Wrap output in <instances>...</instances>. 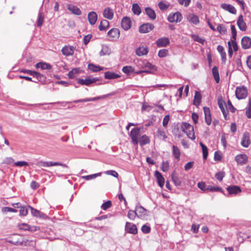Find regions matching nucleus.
<instances>
[{"label": "nucleus", "instance_id": "53", "mask_svg": "<svg viewBox=\"0 0 251 251\" xmlns=\"http://www.w3.org/2000/svg\"><path fill=\"white\" fill-rule=\"evenodd\" d=\"M29 207L31 209V213H32V214L34 216H35V217H41V212L39 211H38L37 209H35L33 208L32 207L29 206Z\"/></svg>", "mask_w": 251, "mask_h": 251}, {"label": "nucleus", "instance_id": "10", "mask_svg": "<svg viewBox=\"0 0 251 251\" xmlns=\"http://www.w3.org/2000/svg\"><path fill=\"white\" fill-rule=\"evenodd\" d=\"M121 26L125 30L129 29L131 26V21L130 18L124 17L121 21Z\"/></svg>", "mask_w": 251, "mask_h": 251}, {"label": "nucleus", "instance_id": "26", "mask_svg": "<svg viewBox=\"0 0 251 251\" xmlns=\"http://www.w3.org/2000/svg\"><path fill=\"white\" fill-rule=\"evenodd\" d=\"M188 21L194 25H197L199 23L200 21L198 17L194 14H189L187 16Z\"/></svg>", "mask_w": 251, "mask_h": 251}, {"label": "nucleus", "instance_id": "5", "mask_svg": "<svg viewBox=\"0 0 251 251\" xmlns=\"http://www.w3.org/2000/svg\"><path fill=\"white\" fill-rule=\"evenodd\" d=\"M99 80V78L98 77L90 78V77H88L85 79L78 78L77 79V82L82 85L89 86Z\"/></svg>", "mask_w": 251, "mask_h": 251}, {"label": "nucleus", "instance_id": "64", "mask_svg": "<svg viewBox=\"0 0 251 251\" xmlns=\"http://www.w3.org/2000/svg\"><path fill=\"white\" fill-rule=\"evenodd\" d=\"M28 213V210L25 207H22L20 210V214L21 215L25 216Z\"/></svg>", "mask_w": 251, "mask_h": 251}, {"label": "nucleus", "instance_id": "51", "mask_svg": "<svg viewBox=\"0 0 251 251\" xmlns=\"http://www.w3.org/2000/svg\"><path fill=\"white\" fill-rule=\"evenodd\" d=\"M225 176L224 172H219L215 174V177L220 181H221Z\"/></svg>", "mask_w": 251, "mask_h": 251}, {"label": "nucleus", "instance_id": "7", "mask_svg": "<svg viewBox=\"0 0 251 251\" xmlns=\"http://www.w3.org/2000/svg\"><path fill=\"white\" fill-rule=\"evenodd\" d=\"M109 95H111V94L102 95L101 96H99V97H94V98H86V99L77 100H75L73 101V102L76 103L78 102L94 101H96L98 100H100V99H104V98H106Z\"/></svg>", "mask_w": 251, "mask_h": 251}, {"label": "nucleus", "instance_id": "21", "mask_svg": "<svg viewBox=\"0 0 251 251\" xmlns=\"http://www.w3.org/2000/svg\"><path fill=\"white\" fill-rule=\"evenodd\" d=\"M63 55L68 56L73 54L74 48L71 46H65L61 50Z\"/></svg>", "mask_w": 251, "mask_h": 251}, {"label": "nucleus", "instance_id": "9", "mask_svg": "<svg viewBox=\"0 0 251 251\" xmlns=\"http://www.w3.org/2000/svg\"><path fill=\"white\" fill-rule=\"evenodd\" d=\"M125 230L127 232L133 234H135L137 233V228L136 225L129 222L126 223Z\"/></svg>", "mask_w": 251, "mask_h": 251}, {"label": "nucleus", "instance_id": "36", "mask_svg": "<svg viewBox=\"0 0 251 251\" xmlns=\"http://www.w3.org/2000/svg\"><path fill=\"white\" fill-rule=\"evenodd\" d=\"M80 73V70L78 68H74L68 74V76L69 78L72 79L75 78L76 75Z\"/></svg>", "mask_w": 251, "mask_h": 251}, {"label": "nucleus", "instance_id": "23", "mask_svg": "<svg viewBox=\"0 0 251 251\" xmlns=\"http://www.w3.org/2000/svg\"><path fill=\"white\" fill-rule=\"evenodd\" d=\"M97 18V14L95 12H91L88 15V19L91 25H94L96 23Z\"/></svg>", "mask_w": 251, "mask_h": 251}, {"label": "nucleus", "instance_id": "48", "mask_svg": "<svg viewBox=\"0 0 251 251\" xmlns=\"http://www.w3.org/2000/svg\"><path fill=\"white\" fill-rule=\"evenodd\" d=\"M110 53V50L109 48L107 46L102 47L101 50L100 52V56L105 55L106 54H109Z\"/></svg>", "mask_w": 251, "mask_h": 251}, {"label": "nucleus", "instance_id": "46", "mask_svg": "<svg viewBox=\"0 0 251 251\" xmlns=\"http://www.w3.org/2000/svg\"><path fill=\"white\" fill-rule=\"evenodd\" d=\"M101 173H97V174H93V175L83 176H82V178L84 179H86V180H90V179L95 178L97 176H100L101 175Z\"/></svg>", "mask_w": 251, "mask_h": 251}, {"label": "nucleus", "instance_id": "6", "mask_svg": "<svg viewBox=\"0 0 251 251\" xmlns=\"http://www.w3.org/2000/svg\"><path fill=\"white\" fill-rule=\"evenodd\" d=\"M247 90L244 87H237L236 89V97L239 100L245 99L247 96Z\"/></svg>", "mask_w": 251, "mask_h": 251}, {"label": "nucleus", "instance_id": "49", "mask_svg": "<svg viewBox=\"0 0 251 251\" xmlns=\"http://www.w3.org/2000/svg\"><path fill=\"white\" fill-rule=\"evenodd\" d=\"M168 54V50L167 49H162L159 50L158 55L159 57H165Z\"/></svg>", "mask_w": 251, "mask_h": 251}, {"label": "nucleus", "instance_id": "31", "mask_svg": "<svg viewBox=\"0 0 251 251\" xmlns=\"http://www.w3.org/2000/svg\"><path fill=\"white\" fill-rule=\"evenodd\" d=\"M218 105L222 111L225 119H227V112L224 108L225 102L223 100H219L218 101Z\"/></svg>", "mask_w": 251, "mask_h": 251}, {"label": "nucleus", "instance_id": "11", "mask_svg": "<svg viewBox=\"0 0 251 251\" xmlns=\"http://www.w3.org/2000/svg\"><path fill=\"white\" fill-rule=\"evenodd\" d=\"M153 27L154 26L153 25L149 23H146L141 25L139 27V30L140 33H146L151 31L153 29Z\"/></svg>", "mask_w": 251, "mask_h": 251}, {"label": "nucleus", "instance_id": "17", "mask_svg": "<svg viewBox=\"0 0 251 251\" xmlns=\"http://www.w3.org/2000/svg\"><path fill=\"white\" fill-rule=\"evenodd\" d=\"M237 25L241 31H245L247 29L246 23L243 20V16L241 15L239 16L237 22Z\"/></svg>", "mask_w": 251, "mask_h": 251}, {"label": "nucleus", "instance_id": "55", "mask_svg": "<svg viewBox=\"0 0 251 251\" xmlns=\"http://www.w3.org/2000/svg\"><path fill=\"white\" fill-rule=\"evenodd\" d=\"M228 42H230L231 47L233 48V50L234 51H237L238 49V45L237 43L235 41V40L232 39L230 41H229Z\"/></svg>", "mask_w": 251, "mask_h": 251}, {"label": "nucleus", "instance_id": "35", "mask_svg": "<svg viewBox=\"0 0 251 251\" xmlns=\"http://www.w3.org/2000/svg\"><path fill=\"white\" fill-rule=\"evenodd\" d=\"M88 69L93 72H99L104 69L103 67H101L100 66H97L93 64H89L88 66Z\"/></svg>", "mask_w": 251, "mask_h": 251}, {"label": "nucleus", "instance_id": "56", "mask_svg": "<svg viewBox=\"0 0 251 251\" xmlns=\"http://www.w3.org/2000/svg\"><path fill=\"white\" fill-rule=\"evenodd\" d=\"M2 211L3 212H17V210L11 207H4L2 209Z\"/></svg>", "mask_w": 251, "mask_h": 251}, {"label": "nucleus", "instance_id": "42", "mask_svg": "<svg viewBox=\"0 0 251 251\" xmlns=\"http://www.w3.org/2000/svg\"><path fill=\"white\" fill-rule=\"evenodd\" d=\"M141 65V68L143 69L148 68L149 69H155V67L152 65L149 62L144 61L142 62V64Z\"/></svg>", "mask_w": 251, "mask_h": 251}, {"label": "nucleus", "instance_id": "16", "mask_svg": "<svg viewBox=\"0 0 251 251\" xmlns=\"http://www.w3.org/2000/svg\"><path fill=\"white\" fill-rule=\"evenodd\" d=\"M241 45L243 49L246 50L251 47V39L248 36H244L241 40Z\"/></svg>", "mask_w": 251, "mask_h": 251}, {"label": "nucleus", "instance_id": "37", "mask_svg": "<svg viewBox=\"0 0 251 251\" xmlns=\"http://www.w3.org/2000/svg\"><path fill=\"white\" fill-rule=\"evenodd\" d=\"M138 141L141 146L148 144L150 142L149 137L146 135H143Z\"/></svg>", "mask_w": 251, "mask_h": 251}, {"label": "nucleus", "instance_id": "52", "mask_svg": "<svg viewBox=\"0 0 251 251\" xmlns=\"http://www.w3.org/2000/svg\"><path fill=\"white\" fill-rule=\"evenodd\" d=\"M112 205L111 201H108L105 202H104L101 206V208L103 210H106L107 209L110 208Z\"/></svg>", "mask_w": 251, "mask_h": 251}, {"label": "nucleus", "instance_id": "57", "mask_svg": "<svg viewBox=\"0 0 251 251\" xmlns=\"http://www.w3.org/2000/svg\"><path fill=\"white\" fill-rule=\"evenodd\" d=\"M217 30L221 33H225L226 30L225 26L222 25H218Z\"/></svg>", "mask_w": 251, "mask_h": 251}, {"label": "nucleus", "instance_id": "63", "mask_svg": "<svg viewBox=\"0 0 251 251\" xmlns=\"http://www.w3.org/2000/svg\"><path fill=\"white\" fill-rule=\"evenodd\" d=\"M170 120V116L167 115H166L163 120V126L164 127H166Z\"/></svg>", "mask_w": 251, "mask_h": 251}, {"label": "nucleus", "instance_id": "54", "mask_svg": "<svg viewBox=\"0 0 251 251\" xmlns=\"http://www.w3.org/2000/svg\"><path fill=\"white\" fill-rule=\"evenodd\" d=\"M172 179L176 186H180L181 185V181L176 176L172 175Z\"/></svg>", "mask_w": 251, "mask_h": 251}, {"label": "nucleus", "instance_id": "28", "mask_svg": "<svg viewBox=\"0 0 251 251\" xmlns=\"http://www.w3.org/2000/svg\"><path fill=\"white\" fill-rule=\"evenodd\" d=\"M148 51V48L141 47L136 49V53L138 56H141L147 54Z\"/></svg>", "mask_w": 251, "mask_h": 251}, {"label": "nucleus", "instance_id": "20", "mask_svg": "<svg viewBox=\"0 0 251 251\" xmlns=\"http://www.w3.org/2000/svg\"><path fill=\"white\" fill-rule=\"evenodd\" d=\"M226 189L230 195H236L241 192L240 188L235 185L229 186L227 187Z\"/></svg>", "mask_w": 251, "mask_h": 251}, {"label": "nucleus", "instance_id": "8", "mask_svg": "<svg viewBox=\"0 0 251 251\" xmlns=\"http://www.w3.org/2000/svg\"><path fill=\"white\" fill-rule=\"evenodd\" d=\"M107 35L111 38L110 40H116L119 37L120 31L116 28H112L108 32Z\"/></svg>", "mask_w": 251, "mask_h": 251}, {"label": "nucleus", "instance_id": "14", "mask_svg": "<svg viewBox=\"0 0 251 251\" xmlns=\"http://www.w3.org/2000/svg\"><path fill=\"white\" fill-rule=\"evenodd\" d=\"M156 44L158 47H165L170 44V40L168 38L161 37L157 40Z\"/></svg>", "mask_w": 251, "mask_h": 251}, {"label": "nucleus", "instance_id": "60", "mask_svg": "<svg viewBox=\"0 0 251 251\" xmlns=\"http://www.w3.org/2000/svg\"><path fill=\"white\" fill-rule=\"evenodd\" d=\"M141 230L143 233L147 234V233H149V232H150L151 228L150 226H149L146 225H144L142 226V227L141 228Z\"/></svg>", "mask_w": 251, "mask_h": 251}, {"label": "nucleus", "instance_id": "29", "mask_svg": "<svg viewBox=\"0 0 251 251\" xmlns=\"http://www.w3.org/2000/svg\"><path fill=\"white\" fill-rule=\"evenodd\" d=\"M37 68H41L42 70H51L52 66L47 63L45 62H39L35 65Z\"/></svg>", "mask_w": 251, "mask_h": 251}, {"label": "nucleus", "instance_id": "4", "mask_svg": "<svg viewBox=\"0 0 251 251\" xmlns=\"http://www.w3.org/2000/svg\"><path fill=\"white\" fill-rule=\"evenodd\" d=\"M182 19V16L180 12H177L175 13H171L168 17V20L170 23L180 22Z\"/></svg>", "mask_w": 251, "mask_h": 251}, {"label": "nucleus", "instance_id": "15", "mask_svg": "<svg viewBox=\"0 0 251 251\" xmlns=\"http://www.w3.org/2000/svg\"><path fill=\"white\" fill-rule=\"evenodd\" d=\"M250 143V133L246 132L243 135L241 144L243 147L247 148L249 146Z\"/></svg>", "mask_w": 251, "mask_h": 251}, {"label": "nucleus", "instance_id": "59", "mask_svg": "<svg viewBox=\"0 0 251 251\" xmlns=\"http://www.w3.org/2000/svg\"><path fill=\"white\" fill-rule=\"evenodd\" d=\"M158 6L160 10H166L169 7V5L165 4L163 2H160L158 3Z\"/></svg>", "mask_w": 251, "mask_h": 251}, {"label": "nucleus", "instance_id": "2", "mask_svg": "<svg viewBox=\"0 0 251 251\" xmlns=\"http://www.w3.org/2000/svg\"><path fill=\"white\" fill-rule=\"evenodd\" d=\"M137 216L142 219H144L148 216L149 211L140 205H137L135 208Z\"/></svg>", "mask_w": 251, "mask_h": 251}, {"label": "nucleus", "instance_id": "24", "mask_svg": "<svg viewBox=\"0 0 251 251\" xmlns=\"http://www.w3.org/2000/svg\"><path fill=\"white\" fill-rule=\"evenodd\" d=\"M121 76L113 72H106L104 73V78L107 79H114L120 77Z\"/></svg>", "mask_w": 251, "mask_h": 251}, {"label": "nucleus", "instance_id": "27", "mask_svg": "<svg viewBox=\"0 0 251 251\" xmlns=\"http://www.w3.org/2000/svg\"><path fill=\"white\" fill-rule=\"evenodd\" d=\"M156 136L160 140H164L167 138L166 131L161 128H158L156 132Z\"/></svg>", "mask_w": 251, "mask_h": 251}, {"label": "nucleus", "instance_id": "45", "mask_svg": "<svg viewBox=\"0 0 251 251\" xmlns=\"http://www.w3.org/2000/svg\"><path fill=\"white\" fill-rule=\"evenodd\" d=\"M200 146L201 147L202 153H203V157L204 159H206L208 155V150L206 146H205L203 143L201 142L200 143Z\"/></svg>", "mask_w": 251, "mask_h": 251}, {"label": "nucleus", "instance_id": "12", "mask_svg": "<svg viewBox=\"0 0 251 251\" xmlns=\"http://www.w3.org/2000/svg\"><path fill=\"white\" fill-rule=\"evenodd\" d=\"M40 165L44 167H49L54 166H61L63 167H67V165L62 164L59 162H52V161H42L40 162Z\"/></svg>", "mask_w": 251, "mask_h": 251}, {"label": "nucleus", "instance_id": "50", "mask_svg": "<svg viewBox=\"0 0 251 251\" xmlns=\"http://www.w3.org/2000/svg\"><path fill=\"white\" fill-rule=\"evenodd\" d=\"M137 216V213L136 212V210H129L128 214H127V217L130 220H134L135 218Z\"/></svg>", "mask_w": 251, "mask_h": 251}, {"label": "nucleus", "instance_id": "13", "mask_svg": "<svg viewBox=\"0 0 251 251\" xmlns=\"http://www.w3.org/2000/svg\"><path fill=\"white\" fill-rule=\"evenodd\" d=\"M248 157L245 154H240L236 155L235 158V161L238 164L243 165L248 161Z\"/></svg>", "mask_w": 251, "mask_h": 251}, {"label": "nucleus", "instance_id": "18", "mask_svg": "<svg viewBox=\"0 0 251 251\" xmlns=\"http://www.w3.org/2000/svg\"><path fill=\"white\" fill-rule=\"evenodd\" d=\"M103 17L108 20H111L114 16V12L112 9L109 7H106L104 9L103 12Z\"/></svg>", "mask_w": 251, "mask_h": 251}, {"label": "nucleus", "instance_id": "44", "mask_svg": "<svg viewBox=\"0 0 251 251\" xmlns=\"http://www.w3.org/2000/svg\"><path fill=\"white\" fill-rule=\"evenodd\" d=\"M122 71L124 73L129 74L131 73L134 72V69L131 66H126L123 68Z\"/></svg>", "mask_w": 251, "mask_h": 251}, {"label": "nucleus", "instance_id": "33", "mask_svg": "<svg viewBox=\"0 0 251 251\" xmlns=\"http://www.w3.org/2000/svg\"><path fill=\"white\" fill-rule=\"evenodd\" d=\"M145 11L148 17L151 20L156 19V14L153 10L150 7L145 8Z\"/></svg>", "mask_w": 251, "mask_h": 251}, {"label": "nucleus", "instance_id": "3", "mask_svg": "<svg viewBox=\"0 0 251 251\" xmlns=\"http://www.w3.org/2000/svg\"><path fill=\"white\" fill-rule=\"evenodd\" d=\"M140 136V129L137 127L133 128L130 134V136L132 140V142L134 145H137L139 141L138 139Z\"/></svg>", "mask_w": 251, "mask_h": 251}, {"label": "nucleus", "instance_id": "61", "mask_svg": "<svg viewBox=\"0 0 251 251\" xmlns=\"http://www.w3.org/2000/svg\"><path fill=\"white\" fill-rule=\"evenodd\" d=\"M169 168V163L166 162H163L162 163V170L163 172H167Z\"/></svg>", "mask_w": 251, "mask_h": 251}, {"label": "nucleus", "instance_id": "25", "mask_svg": "<svg viewBox=\"0 0 251 251\" xmlns=\"http://www.w3.org/2000/svg\"><path fill=\"white\" fill-rule=\"evenodd\" d=\"M155 176L156 177L158 185L161 188H162L164 184V178L162 175L158 171H156L155 172Z\"/></svg>", "mask_w": 251, "mask_h": 251}, {"label": "nucleus", "instance_id": "19", "mask_svg": "<svg viewBox=\"0 0 251 251\" xmlns=\"http://www.w3.org/2000/svg\"><path fill=\"white\" fill-rule=\"evenodd\" d=\"M203 112L205 115V122L207 125H210L211 123V118L209 108L206 107H204Z\"/></svg>", "mask_w": 251, "mask_h": 251}, {"label": "nucleus", "instance_id": "43", "mask_svg": "<svg viewBox=\"0 0 251 251\" xmlns=\"http://www.w3.org/2000/svg\"><path fill=\"white\" fill-rule=\"evenodd\" d=\"M44 19V15L43 12H39L38 16L37 19V25L39 27L41 26L43 22Z\"/></svg>", "mask_w": 251, "mask_h": 251}, {"label": "nucleus", "instance_id": "22", "mask_svg": "<svg viewBox=\"0 0 251 251\" xmlns=\"http://www.w3.org/2000/svg\"><path fill=\"white\" fill-rule=\"evenodd\" d=\"M67 9L75 15H80L81 14V11L76 6L69 4L67 6Z\"/></svg>", "mask_w": 251, "mask_h": 251}, {"label": "nucleus", "instance_id": "34", "mask_svg": "<svg viewBox=\"0 0 251 251\" xmlns=\"http://www.w3.org/2000/svg\"><path fill=\"white\" fill-rule=\"evenodd\" d=\"M212 75L216 83H219L220 81V76L218 68L216 66H214L212 68Z\"/></svg>", "mask_w": 251, "mask_h": 251}, {"label": "nucleus", "instance_id": "41", "mask_svg": "<svg viewBox=\"0 0 251 251\" xmlns=\"http://www.w3.org/2000/svg\"><path fill=\"white\" fill-rule=\"evenodd\" d=\"M132 11L135 15H139L141 13V9L137 3H133L132 6Z\"/></svg>", "mask_w": 251, "mask_h": 251}, {"label": "nucleus", "instance_id": "38", "mask_svg": "<svg viewBox=\"0 0 251 251\" xmlns=\"http://www.w3.org/2000/svg\"><path fill=\"white\" fill-rule=\"evenodd\" d=\"M33 76L35 77L38 81L42 83H44L46 80V77L44 75L36 71Z\"/></svg>", "mask_w": 251, "mask_h": 251}, {"label": "nucleus", "instance_id": "40", "mask_svg": "<svg viewBox=\"0 0 251 251\" xmlns=\"http://www.w3.org/2000/svg\"><path fill=\"white\" fill-rule=\"evenodd\" d=\"M109 25V22L106 20H103L100 22V25L99 26V29L100 30H104L106 29L107 27H108Z\"/></svg>", "mask_w": 251, "mask_h": 251}, {"label": "nucleus", "instance_id": "39", "mask_svg": "<svg viewBox=\"0 0 251 251\" xmlns=\"http://www.w3.org/2000/svg\"><path fill=\"white\" fill-rule=\"evenodd\" d=\"M201 94L200 92L196 91L195 93L194 104L197 106L199 105L201 102Z\"/></svg>", "mask_w": 251, "mask_h": 251}, {"label": "nucleus", "instance_id": "58", "mask_svg": "<svg viewBox=\"0 0 251 251\" xmlns=\"http://www.w3.org/2000/svg\"><path fill=\"white\" fill-rule=\"evenodd\" d=\"M198 187L202 191H206L207 190V187L205 185V182H200L198 183Z\"/></svg>", "mask_w": 251, "mask_h": 251}, {"label": "nucleus", "instance_id": "1", "mask_svg": "<svg viewBox=\"0 0 251 251\" xmlns=\"http://www.w3.org/2000/svg\"><path fill=\"white\" fill-rule=\"evenodd\" d=\"M182 131L186 133L188 137L192 140H195V136L194 131V127L187 123H183L181 126Z\"/></svg>", "mask_w": 251, "mask_h": 251}, {"label": "nucleus", "instance_id": "32", "mask_svg": "<svg viewBox=\"0 0 251 251\" xmlns=\"http://www.w3.org/2000/svg\"><path fill=\"white\" fill-rule=\"evenodd\" d=\"M221 7L223 9L229 11L230 13L232 14H235L236 12V9L234 8V6H233L231 5L227 4H222Z\"/></svg>", "mask_w": 251, "mask_h": 251}, {"label": "nucleus", "instance_id": "30", "mask_svg": "<svg viewBox=\"0 0 251 251\" xmlns=\"http://www.w3.org/2000/svg\"><path fill=\"white\" fill-rule=\"evenodd\" d=\"M173 152L172 154L173 156L177 160H180V152L179 149L176 146L173 145L172 147Z\"/></svg>", "mask_w": 251, "mask_h": 251}, {"label": "nucleus", "instance_id": "47", "mask_svg": "<svg viewBox=\"0 0 251 251\" xmlns=\"http://www.w3.org/2000/svg\"><path fill=\"white\" fill-rule=\"evenodd\" d=\"M206 189L207 190L209 191L210 192L223 191L222 189L220 187L218 186H208Z\"/></svg>", "mask_w": 251, "mask_h": 251}, {"label": "nucleus", "instance_id": "62", "mask_svg": "<svg viewBox=\"0 0 251 251\" xmlns=\"http://www.w3.org/2000/svg\"><path fill=\"white\" fill-rule=\"evenodd\" d=\"M178 3L181 5H183L184 6H188L191 1V0H177Z\"/></svg>", "mask_w": 251, "mask_h": 251}]
</instances>
